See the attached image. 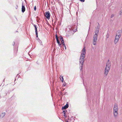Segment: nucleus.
Here are the masks:
<instances>
[{
	"instance_id": "1",
	"label": "nucleus",
	"mask_w": 122,
	"mask_h": 122,
	"mask_svg": "<svg viewBox=\"0 0 122 122\" xmlns=\"http://www.w3.org/2000/svg\"><path fill=\"white\" fill-rule=\"evenodd\" d=\"M85 50V47H84L82 50L80 59L79 63L80 65L81 66V67H80V69L81 70L82 69V67L83 66V63L84 61V58L86 54Z\"/></svg>"
},
{
	"instance_id": "2",
	"label": "nucleus",
	"mask_w": 122,
	"mask_h": 122,
	"mask_svg": "<svg viewBox=\"0 0 122 122\" xmlns=\"http://www.w3.org/2000/svg\"><path fill=\"white\" fill-rule=\"evenodd\" d=\"M111 66V62L108 60L106 63V68L105 70L104 74L106 76L108 73Z\"/></svg>"
},
{
	"instance_id": "3",
	"label": "nucleus",
	"mask_w": 122,
	"mask_h": 122,
	"mask_svg": "<svg viewBox=\"0 0 122 122\" xmlns=\"http://www.w3.org/2000/svg\"><path fill=\"white\" fill-rule=\"evenodd\" d=\"M118 105L117 104L115 103L114 107L113 114L114 116L115 117H116L118 114Z\"/></svg>"
},
{
	"instance_id": "4",
	"label": "nucleus",
	"mask_w": 122,
	"mask_h": 122,
	"mask_svg": "<svg viewBox=\"0 0 122 122\" xmlns=\"http://www.w3.org/2000/svg\"><path fill=\"white\" fill-rule=\"evenodd\" d=\"M98 35L94 34L93 37V44L95 45L96 44Z\"/></svg>"
},
{
	"instance_id": "5",
	"label": "nucleus",
	"mask_w": 122,
	"mask_h": 122,
	"mask_svg": "<svg viewBox=\"0 0 122 122\" xmlns=\"http://www.w3.org/2000/svg\"><path fill=\"white\" fill-rule=\"evenodd\" d=\"M98 25L96 28V30L95 31V34L97 35H98V33L99 31V29L100 28V25L98 23Z\"/></svg>"
},
{
	"instance_id": "6",
	"label": "nucleus",
	"mask_w": 122,
	"mask_h": 122,
	"mask_svg": "<svg viewBox=\"0 0 122 122\" xmlns=\"http://www.w3.org/2000/svg\"><path fill=\"white\" fill-rule=\"evenodd\" d=\"M45 16L48 19H50V14L49 11H47L46 12Z\"/></svg>"
},
{
	"instance_id": "7",
	"label": "nucleus",
	"mask_w": 122,
	"mask_h": 122,
	"mask_svg": "<svg viewBox=\"0 0 122 122\" xmlns=\"http://www.w3.org/2000/svg\"><path fill=\"white\" fill-rule=\"evenodd\" d=\"M120 37L116 35L115 39L114 40V43L116 44L118 42L119 40Z\"/></svg>"
},
{
	"instance_id": "8",
	"label": "nucleus",
	"mask_w": 122,
	"mask_h": 122,
	"mask_svg": "<svg viewBox=\"0 0 122 122\" xmlns=\"http://www.w3.org/2000/svg\"><path fill=\"white\" fill-rule=\"evenodd\" d=\"M121 31L120 30H118L116 34V35L120 37L121 36Z\"/></svg>"
},
{
	"instance_id": "9",
	"label": "nucleus",
	"mask_w": 122,
	"mask_h": 122,
	"mask_svg": "<svg viewBox=\"0 0 122 122\" xmlns=\"http://www.w3.org/2000/svg\"><path fill=\"white\" fill-rule=\"evenodd\" d=\"M69 106L68 104H67L64 107H62V110H65L66 109L68 108Z\"/></svg>"
},
{
	"instance_id": "10",
	"label": "nucleus",
	"mask_w": 122,
	"mask_h": 122,
	"mask_svg": "<svg viewBox=\"0 0 122 122\" xmlns=\"http://www.w3.org/2000/svg\"><path fill=\"white\" fill-rule=\"evenodd\" d=\"M59 39H60V41H61V43L62 44L64 43H64L63 38V37H61V36H60V37H59Z\"/></svg>"
},
{
	"instance_id": "11",
	"label": "nucleus",
	"mask_w": 122,
	"mask_h": 122,
	"mask_svg": "<svg viewBox=\"0 0 122 122\" xmlns=\"http://www.w3.org/2000/svg\"><path fill=\"white\" fill-rule=\"evenodd\" d=\"M25 10V8L24 5L22 4V12L23 13Z\"/></svg>"
},
{
	"instance_id": "12",
	"label": "nucleus",
	"mask_w": 122,
	"mask_h": 122,
	"mask_svg": "<svg viewBox=\"0 0 122 122\" xmlns=\"http://www.w3.org/2000/svg\"><path fill=\"white\" fill-rule=\"evenodd\" d=\"M5 114V112L2 113L0 115V118H3V117Z\"/></svg>"
},
{
	"instance_id": "13",
	"label": "nucleus",
	"mask_w": 122,
	"mask_h": 122,
	"mask_svg": "<svg viewBox=\"0 0 122 122\" xmlns=\"http://www.w3.org/2000/svg\"><path fill=\"white\" fill-rule=\"evenodd\" d=\"M35 32L36 33V37H38V32H37V28L36 27L35 28Z\"/></svg>"
},
{
	"instance_id": "14",
	"label": "nucleus",
	"mask_w": 122,
	"mask_h": 122,
	"mask_svg": "<svg viewBox=\"0 0 122 122\" xmlns=\"http://www.w3.org/2000/svg\"><path fill=\"white\" fill-rule=\"evenodd\" d=\"M60 78L61 81H63V76H61L60 77Z\"/></svg>"
},
{
	"instance_id": "15",
	"label": "nucleus",
	"mask_w": 122,
	"mask_h": 122,
	"mask_svg": "<svg viewBox=\"0 0 122 122\" xmlns=\"http://www.w3.org/2000/svg\"><path fill=\"white\" fill-rule=\"evenodd\" d=\"M109 37V34L108 33H107L106 35L107 38H108Z\"/></svg>"
},
{
	"instance_id": "16",
	"label": "nucleus",
	"mask_w": 122,
	"mask_h": 122,
	"mask_svg": "<svg viewBox=\"0 0 122 122\" xmlns=\"http://www.w3.org/2000/svg\"><path fill=\"white\" fill-rule=\"evenodd\" d=\"M63 112L64 113V114L66 113V112H67L66 110H64L63 111Z\"/></svg>"
},
{
	"instance_id": "17",
	"label": "nucleus",
	"mask_w": 122,
	"mask_h": 122,
	"mask_svg": "<svg viewBox=\"0 0 122 122\" xmlns=\"http://www.w3.org/2000/svg\"><path fill=\"white\" fill-rule=\"evenodd\" d=\"M62 45L64 46L65 48V49H66V46L65 45V44H64V43L63 44H62Z\"/></svg>"
},
{
	"instance_id": "18",
	"label": "nucleus",
	"mask_w": 122,
	"mask_h": 122,
	"mask_svg": "<svg viewBox=\"0 0 122 122\" xmlns=\"http://www.w3.org/2000/svg\"><path fill=\"white\" fill-rule=\"evenodd\" d=\"M114 14H112L111 15V18H112L114 16Z\"/></svg>"
},
{
	"instance_id": "19",
	"label": "nucleus",
	"mask_w": 122,
	"mask_h": 122,
	"mask_svg": "<svg viewBox=\"0 0 122 122\" xmlns=\"http://www.w3.org/2000/svg\"><path fill=\"white\" fill-rule=\"evenodd\" d=\"M64 116L65 117H67V116L66 115V113H65V114H64Z\"/></svg>"
},
{
	"instance_id": "20",
	"label": "nucleus",
	"mask_w": 122,
	"mask_h": 122,
	"mask_svg": "<svg viewBox=\"0 0 122 122\" xmlns=\"http://www.w3.org/2000/svg\"><path fill=\"white\" fill-rule=\"evenodd\" d=\"M36 7L35 6L34 7V10L35 11H36Z\"/></svg>"
},
{
	"instance_id": "21",
	"label": "nucleus",
	"mask_w": 122,
	"mask_h": 122,
	"mask_svg": "<svg viewBox=\"0 0 122 122\" xmlns=\"http://www.w3.org/2000/svg\"><path fill=\"white\" fill-rule=\"evenodd\" d=\"M55 36H56V39H57V38H58V36H57V34H56Z\"/></svg>"
},
{
	"instance_id": "22",
	"label": "nucleus",
	"mask_w": 122,
	"mask_h": 122,
	"mask_svg": "<svg viewBox=\"0 0 122 122\" xmlns=\"http://www.w3.org/2000/svg\"><path fill=\"white\" fill-rule=\"evenodd\" d=\"M58 44V45H59V46H60V47H61V44H60V43H59V44Z\"/></svg>"
},
{
	"instance_id": "23",
	"label": "nucleus",
	"mask_w": 122,
	"mask_h": 122,
	"mask_svg": "<svg viewBox=\"0 0 122 122\" xmlns=\"http://www.w3.org/2000/svg\"><path fill=\"white\" fill-rule=\"evenodd\" d=\"M57 43H58V44H59V43H60V42L59 41H57Z\"/></svg>"
},
{
	"instance_id": "24",
	"label": "nucleus",
	"mask_w": 122,
	"mask_h": 122,
	"mask_svg": "<svg viewBox=\"0 0 122 122\" xmlns=\"http://www.w3.org/2000/svg\"><path fill=\"white\" fill-rule=\"evenodd\" d=\"M80 0L83 2H84L85 1L84 0Z\"/></svg>"
},
{
	"instance_id": "25",
	"label": "nucleus",
	"mask_w": 122,
	"mask_h": 122,
	"mask_svg": "<svg viewBox=\"0 0 122 122\" xmlns=\"http://www.w3.org/2000/svg\"><path fill=\"white\" fill-rule=\"evenodd\" d=\"M66 84H63V86H66Z\"/></svg>"
},
{
	"instance_id": "26",
	"label": "nucleus",
	"mask_w": 122,
	"mask_h": 122,
	"mask_svg": "<svg viewBox=\"0 0 122 122\" xmlns=\"http://www.w3.org/2000/svg\"><path fill=\"white\" fill-rule=\"evenodd\" d=\"M34 27L35 28L36 27V25H34Z\"/></svg>"
},
{
	"instance_id": "27",
	"label": "nucleus",
	"mask_w": 122,
	"mask_h": 122,
	"mask_svg": "<svg viewBox=\"0 0 122 122\" xmlns=\"http://www.w3.org/2000/svg\"><path fill=\"white\" fill-rule=\"evenodd\" d=\"M18 8V6L17 5L16 6V7L15 8L16 9H17Z\"/></svg>"
},
{
	"instance_id": "28",
	"label": "nucleus",
	"mask_w": 122,
	"mask_h": 122,
	"mask_svg": "<svg viewBox=\"0 0 122 122\" xmlns=\"http://www.w3.org/2000/svg\"><path fill=\"white\" fill-rule=\"evenodd\" d=\"M56 39V40L57 41H59L58 38H57V39Z\"/></svg>"
},
{
	"instance_id": "29",
	"label": "nucleus",
	"mask_w": 122,
	"mask_h": 122,
	"mask_svg": "<svg viewBox=\"0 0 122 122\" xmlns=\"http://www.w3.org/2000/svg\"><path fill=\"white\" fill-rule=\"evenodd\" d=\"M86 92H87V88H86Z\"/></svg>"
},
{
	"instance_id": "30",
	"label": "nucleus",
	"mask_w": 122,
	"mask_h": 122,
	"mask_svg": "<svg viewBox=\"0 0 122 122\" xmlns=\"http://www.w3.org/2000/svg\"><path fill=\"white\" fill-rule=\"evenodd\" d=\"M84 86H86L85 85V84H84Z\"/></svg>"
},
{
	"instance_id": "31",
	"label": "nucleus",
	"mask_w": 122,
	"mask_h": 122,
	"mask_svg": "<svg viewBox=\"0 0 122 122\" xmlns=\"http://www.w3.org/2000/svg\"><path fill=\"white\" fill-rule=\"evenodd\" d=\"M122 13V12H121V11L120 13Z\"/></svg>"
},
{
	"instance_id": "32",
	"label": "nucleus",
	"mask_w": 122,
	"mask_h": 122,
	"mask_svg": "<svg viewBox=\"0 0 122 122\" xmlns=\"http://www.w3.org/2000/svg\"><path fill=\"white\" fill-rule=\"evenodd\" d=\"M122 13V12H121V11L120 13Z\"/></svg>"
},
{
	"instance_id": "33",
	"label": "nucleus",
	"mask_w": 122,
	"mask_h": 122,
	"mask_svg": "<svg viewBox=\"0 0 122 122\" xmlns=\"http://www.w3.org/2000/svg\"><path fill=\"white\" fill-rule=\"evenodd\" d=\"M66 122H68V121H67Z\"/></svg>"
},
{
	"instance_id": "34",
	"label": "nucleus",
	"mask_w": 122,
	"mask_h": 122,
	"mask_svg": "<svg viewBox=\"0 0 122 122\" xmlns=\"http://www.w3.org/2000/svg\"><path fill=\"white\" fill-rule=\"evenodd\" d=\"M15 44V43L14 42V44Z\"/></svg>"
}]
</instances>
